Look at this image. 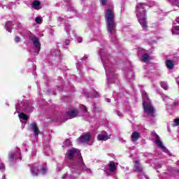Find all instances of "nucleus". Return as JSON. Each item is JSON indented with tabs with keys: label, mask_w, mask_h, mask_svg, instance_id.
<instances>
[{
	"label": "nucleus",
	"mask_w": 179,
	"mask_h": 179,
	"mask_svg": "<svg viewBox=\"0 0 179 179\" xmlns=\"http://www.w3.org/2000/svg\"><path fill=\"white\" fill-rule=\"evenodd\" d=\"M29 108H25V111L27 113H31V111H33V107L31 106H29Z\"/></svg>",
	"instance_id": "27"
},
{
	"label": "nucleus",
	"mask_w": 179,
	"mask_h": 179,
	"mask_svg": "<svg viewBox=\"0 0 179 179\" xmlns=\"http://www.w3.org/2000/svg\"><path fill=\"white\" fill-rule=\"evenodd\" d=\"M151 135H152V136L155 138V142L157 146H159V148H160V149H162L163 152H165V153L170 155V151H169V150H167V148H166V147L163 145V143L162 142V141H160V138H159V136L156 134V132L152 131Z\"/></svg>",
	"instance_id": "5"
},
{
	"label": "nucleus",
	"mask_w": 179,
	"mask_h": 179,
	"mask_svg": "<svg viewBox=\"0 0 179 179\" xmlns=\"http://www.w3.org/2000/svg\"><path fill=\"white\" fill-rule=\"evenodd\" d=\"M40 5H41V3L38 1H34L32 2V8H34V9H36L37 10L40 9Z\"/></svg>",
	"instance_id": "16"
},
{
	"label": "nucleus",
	"mask_w": 179,
	"mask_h": 179,
	"mask_svg": "<svg viewBox=\"0 0 179 179\" xmlns=\"http://www.w3.org/2000/svg\"><path fill=\"white\" fill-rule=\"evenodd\" d=\"M35 22H36V23H38V24H40L41 23V22H43V19H41V17H37L35 19Z\"/></svg>",
	"instance_id": "23"
},
{
	"label": "nucleus",
	"mask_w": 179,
	"mask_h": 179,
	"mask_svg": "<svg viewBox=\"0 0 179 179\" xmlns=\"http://www.w3.org/2000/svg\"><path fill=\"white\" fill-rule=\"evenodd\" d=\"M150 59H152V57H150V56H149L148 55V53L143 54L141 56V61L143 62H145V64H148V62H149V61H150Z\"/></svg>",
	"instance_id": "14"
},
{
	"label": "nucleus",
	"mask_w": 179,
	"mask_h": 179,
	"mask_svg": "<svg viewBox=\"0 0 179 179\" xmlns=\"http://www.w3.org/2000/svg\"><path fill=\"white\" fill-rule=\"evenodd\" d=\"M176 22L179 23L178 20H176ZM171 31H172V34H179V26L173 27Z\"/></svg>",
	"instance_id": "18"
},
{
	"label": "nucleus",
	"mask_w": 179,
	"mask_h": 179,
	"mask_svg": "<svg viewBox=\"0 0 179 179\" xmlns=\"http://www.w3.org/2000/svg\"><path fill=\"white\" fill-rule=\"evenodd\" d=\"M81 108H82L83 113H87V108H86V106H82Z\"/></svg>",
	"instance_id": "31"
},
{
	"label": "nucleus",
	"mask_w": 179,
	"mask_h": 179,
	"mask_svg": "<svg viewBox=\"0 0 179 179\" xmlns=\"http://www.w3.org/2000/svg\"><path fill=\"white\" fill-rule=\"evenodd\" d=\"M107 101H108V103H110L111 101V100L107 99Z\"/></svg>",
	"instance_id": "46"
},
{
	"label": "nucleus",
	"mask_w": 179,
	"mask_h": 179,
	"mask_svg": "<svg viewBox=\"0 0 179 179\" xmlns=\"http://www.w3.org/2000/svg\"><path fill=\"white\" fill-rule=\"evenodd\" d=\"M162 97L164 99V101H166V99H167V96L164 95V94H162Z\"/></svg>",
	"instance_id": "38"
},
{
	"label": "nucleus",
	"mask_w": 179,
	"mask_h": 179,
	"mask_svg": "<svg viewBox=\"0 0 179 179\" xmlns=\"http://www.w3.org/2000/svg\"><path fill=\"white\" fill-rule=\"evenodd\" d=\"M111 75H113V73L110 72V73H109V76H111Z\"/></svg>",
	"instance_id": "49"
},
{
	"label": "nucleus",
	"mask_w": 179,
	"mask_h": 179,
	"mask_svg": "<svg viewBox=\"0 0 179 179\" xmlns=\"http://www.w3.org/2000/svg\"><path fill=\"white\" fill-rule=\"evenodd\" d=\"M135 172L138 173L144 178L149 179V177L143 172V167H142V164L138 161L135 162Z\"/></svg>",
	"instance_id": "7"
},
{
	"label": "nucleus",
	"mask_w": 179,
	"mask_h": 179,
	"mask_svg": "<svg viewBox=\"0 0 179 179\" xmlns=\"http://www.w3.org/2000/svg\"><path fill=\"white\" fill-rule=\"evenodd\" d=\"M64 146H71V145H72V142H71V140L66 139V140L64 142Z\"/></svg>",
	"instance_id": "22"
},
{
	"label": "nucleus",
	"mask_w": 179,
	"mask_h": 179,
	"mask_svg": "<svg viewBox=\"0 0 179 179\" xmlns=\"http://www.w3.org/2000/svg\"><path fill=\"white\" fill-rule=\"evenodd\" d=\"M6 30L7 31H8L9 33H12V27H6Z\"/></svg>",
	"instance_id": "37"
},
{
	"label": "nucleus",
	"mask_w": 179,
	"mask_h": 179,
	"mask_svg": "<svg viewBox=\"0 0 179 179\" xmlns=\"http://www.w3.org/2000/svg\"><path fill=\"white\" fill-rule=\"evenodd\" d=\"M131 141L132 142H135V131H134L131 134Z\"/></svg>",
	"instance_id": "32"
},
{
	"label": "nucleus",
	"mask_w": 179,
	"mask_h": 179,
	"mask_svg": "<svg viewBox=\"0 0 179 179\" xmlns=\"http://www.w3.org/2000/svg\"><path fill=\"white\" fill-rule=\"evenodd\" d=\"M19 117L21 118L22 120H24V122H27V115L26 114H24V113H21L19 115Z\"/></svg>",
	"instance_id": "19"
},
{
	"label": "nucleus",
	"mask_w": 179,
	"mask_h": 179,
	"mask_svg": "<svg viewBox=\"0 0 179 179\" xmlns=\"http://www.w3.org/2000/svg\"><path fill=\"white\" fill-rule=\"evenodd\" d=\"M117 115H119V117H122V114L120 112H117Z\"/></svg>",
	"instance_id": "45"
},
{
	"label": "nucleus",
	"mask_w": 179,
	"mask_h": 179,
	"mask_svg": "<svg viewBox=\"0 0 179 179\" xmlns=\"http://www.w3.org/2000/svg\"><path fill=\"white\" fill-rule=\"evenodd\" d=\"M141 138V134L138 132H135V141H138Z\"/></svg>",
	"instance_id": "26"
},
{
	"label": "nucleus",
	"mask_w": 179,
	"mask_h": 179,
	"mask_svg": "<svg viewBox=\"0 0 179 179\" xmlns=\"http://www.w3.org/2000/svg\"><path fill=\"white\" fill-rule=\"evenodd\" d=\"M70 27H71V25L69 24H66V27H65V30L66 31V33H68V34H69V32H70Z\"/></svg>",
	"instance_id": "25"
},
{
	"label": "nucleus",
	"mask_w": 179,
	"mask_h": 179,
	"mask_svg": "<svg viewBox=\"0 0 179 179\" xmlns=\"http://www.w3.org/2000/svg\"><path fill=\"white\" fill-rule=\"evenodd\" d=\"M160 85L161 87H162V89H164V90H167V89H169V85H167V83L162 82Z\"/></svg>",
	"instance_id": "20"
},
{
	"label": "nucleus",
	"mask_w": 179,
	"mask_h": 179,
	"mask_svg": "<svg viewBox=\"0 0 179 179\" xmlns=\"http://www.w3.org/2000/svg\"><path fill=\"white\" fill-rule=\"evenodd\" d=\"M8 157L10 162H13L15 159L16 160L17 159H22V154L20 153V148H16V152L9 153Z\"/></svg>",
	"instance_id": "8"
},
{
	"label": "nucleus",
	"mask_w": 179,
	"mask_h": 179,
	"mask_svg": "<svg viewBox=\"0 0 179 179\" xmlns=\"http://www.w3.org/2000/svg\"><path fill=\"white\" fill-rule=\"evenodd\" d=\"M92 139V135L87 133L78 138V143H86Z\"/></svg>",
	"instance_id": "9"
},
{
	"label": "nucleus",
	"mask_w": 179,
	"mask_h": 179,
	"mask_svg": "<svg viewBox=\"0 0 179 179\" xmlns=\"http://www.w3.org/2000/svg\"><path fill=\"white\" fill-rule=\"evenodd\" d=\"M98 141H108V139H110V136L107 134L106 131H101L99 134H98L97 136Z\"/></svg>",
	"instance_id": "10"
},
{
	"label": "nucleus",
	"mask_w": 179,
	"mask_h": 179,
	"mask_svg": "<svg viewBox=\"0 0 179 179\" xmlns=\"http://www.w3.org/2000/svg\"><path fill=\"white\" fill-rule=\"evenodd\" d=\"M45 150H47V149L45 148V149H44V152H45Z\"/></svg>",
	"instance_id": "51"
},
{
	"label": "nucleus",
	"mask_w": 179,
	"mask_h": 179,
	"mask_svg": "<svg viewBox=\"0 0 179 179\" xmlns=\"http://www.w3.org/2000/svg\"><path fill=\"white\" fill-rule=\"evenodd\" d=\"M172 5H175L176 6H178L179 8V0H168Z\"/></svg>",
	"instance_id": "21"
},
{
	"label": "nucleus",
	"mask_w": 179,
	"mask_h": 179,
	"mask_svg": "<svg viewBox=\"0 0 179 179\" xmlns=\"http://www.w3.org/2000/svg\"><path fill=\"white\" fill-rule=\"evenodd\" d=\"M101 3L104 6L107 3V0H101Z\"/></svg>",
	"instance_id": "33"
},
{
	"label": "nucleus",
	"mask_w": 179,
	"mask_h": 179,
	"mask_svg": "<svg viewBox=\"0 0 179 179\" xmlns=\"http://www.w3.org/2000/svg\"><path fill=\"white\" fill-rule=\"evenodd\" d=\"M42 174H45L47 173V168L43 167L41 169Z\"/></svg>",
	"instance_id": "28"
},
{
	"label": "nucleus",
	"mask_w": 179,
	"mask_h": 179,
	"mask_svg": "<svg viewBox=\"0 0 179 179\" xmlns=\"http://www.w3.org/2000/svg\"><path fill=\"white\" fill-rule=\"evenodd\" d=\"M58 22H59L60 23H65V20H64V18H62V17H59Z\"/></svg>",
	"instance_id": "29"
},
{
	"label": "nucleus",
	"mask_w": 179,
	"mask_h": 179,
	"mask_svg": "<svg viewBox=\"0 0 179 179\" xmlns=\"http://www.w3.org/2000/svg\"><path fill=\"white\" fill-rule=\"evenodd\" d=\"M86 59H87V56H84V57L83 58V60L86 61Z\"/></svg>",
	"instance_id": "44"
},
{
	"label": "nucleus",
	"mask_w": 179,
	"mask_h": 179,
	"mask_svg": "<svg viewBox=\"0 0 179 179\" xmlns=\"http://www.w3.org/2000/svg\"><path fill=\"white\" fill-rule=\"evenodd\" d=\"M105 20L108 33H110L111 36H113V37H115L117 24H115V17H114V8H111L106 10Z\"/></svg>",
	"instance_id": "2"
},
{
	"label": "nucleus",
	"mask_w": 179,
	"mask_h": 179,
	"mask_svg": "<svg viewBox=\"0 0 179 179\" xmlns=\"http://www.w3.org/2000/svg\"><path fill=\"white\" fill-rule=\"evenodd\" d=\"M0 170H5V164H0Z\"/></svg>",
	"instance_id": "35"
},
{
	"label": "nucleus",
	"mask_w": 179,
	"mask_h": 179,
	"mask_svg": "<svg viewBox=\"0 0 179 179\" xmlns=\"http://www.w3.org/2000/svg\"><path fill=\"white\" fill-rule=\"evenodd\" d=\"M82 1H85V0H82Z\"/></svg>",
	"instance_id": "54"
},
{
	"label": "nucleus",
	"mask_w": 179,
	"mask_h": 179,
	"mask_svg": "<svg viewBox=\"0 0 179 179\" xmlns=\"http://www.w3.org/2000/svg\"><path fill=\"white\" fill-rule=\"evenodd\" d=\"M31 129H32V131H34V136H38V132L40 131V130L38 129V127H37V124L34 122L31 123Z\"/></svg>",
	"instance_id": "13"
},
{
	"label": "nucleus",
	"mask_w": 179,
	"mask_h": 179,
	"mask_svg": "<svg viewBox=\"0 0 179 179\" xmlns=\"http://www.w3.org/2000/svg\"><path fill=\"white\" fill-rule=\"evenodd\" d=\"M178 82H179V77H178Z\"/></svg>",
	"instance_id": "53"
},
{
	"label": "nucleus",
	"mask_w": 179,
	"mask_h": 179,
	"mask_svg": "<svg viewBox=\"0 0 179 179\" xmlns=\"http://www.w3.org/2000/svg\"><path fill=\"white\" fill-rule=\"evenodd\" d=\"M104 69H105V71H106V76L108 75V69H107L106 66H104Z\"/></svg>",
	"instance_id": "40"
},
{
	"label": "nucleus",
	"mask_w": 179,
	"mask_h": 179,
	"mask_svg": "<svg viewBox=\"0 0 179 179\" xmlns=\"http://www.w3.org/2000/svg\"><path fill=\"white\" fill-rule=\"evenodd\" d=\"M46 156H50V153H45Z\"/></svg>",
	"instance_id": "47"
},
{
	"label": "nucleus",
	"mask_w": 179,
	"mask_h": 179,
	"mask_svg": "<svg viewBox=\"0 0 179 179\" xmlns=\"http://www.w3.org/2000/svg\"><path fill=\"white\" fill-rule=\"evenodd\" d=\"M173 104H174V106H177V103H176V102Z\"/></svg>",
	"instance_id": "50"
},
{
	"label": "nucleus",
	"mask_w": 179,
	"mask_h": 179,
	"mask_svg": "<svg viewBox=\"0 0 179 179\" xmlns=\"http://www.w3.org/2000/svg\"><path fill=\"white\" fill-rule=\"evenodd\" d=\"M66 179L68 178V175L65 174L64 176H62V179Z\"/></svg>",
	"instance_id": "42"
},
{
	"label": "nucleus",
	"mask_w": 179,
	"mask_h": 179,
	"mask_svg": "<svg viewBox=\"0 0 179 179\" xmlns=\"http://www.w3.org/2000/svg\"><path fill=\"white\" fill-rule=\"evenodd\" d=\"M31 173L34 176H38V165L37 164L32 165V167L31 168Z\"/></svg>",
	"instance_id": "12"
},
{
	"label": "nucleus",
	"mask_w": 179,
	"mask_h": 179,
	"mask_svg": "<svg viewBox=\"0 0 179 179\" xmlns=\"http://www.w3.org/2000/svg\"><path fill=\"white\" fill-rule=\"evenodd\" d=\"M76 40H77L78 43H82V41H83V38H82V37H80V36H78L76 38Z\"/></svg>",
	"instance_id": "30"
},
{
	"label": "nucleus",
	"mask_w": 179,
	"mask_h": 179,
	"mask_svg": "<svg viewBox=\"0 0 179 179\" xmlns=\"http://www.w3.org/2000/svg\"><path fill=\"white\" fill-rule=\"evenodd\" d=\"M69 10H73V8H69Z\"/></svg>",
	"instance_id": "48"
},
{
	"label": "nucleus",
	"mask_w": 179,
	"mask_h": 179,
	"mask_svg": "<svg viewBox=\"0 0 179 179\" xmlns=\"http://www.w3.org/2000/svg\"><path fill=\"white\" fill-rule=\"evenodd\" d=\"M64 44L65 45H68L69 44V40H66Z\"/></svg>",
	"instance_id": "41"
},
{
	"label": "nucleus",
	"mask_w": 179,
	"mask_h": 179,
	"mask_svg": "<svg viewBox=\"0 0 179 179\" xmlns=\"http://www.w3.org/2000/svg\"><path fill=\"white\" fill-rule=\"evenodd\" d=\"M67 157L71 160L70 167L73 169V173H78V174H80V171L81 173L86 171L90 174L92 173V170L85 165L83 158L82 157L79 150L72 148L68 152Z\"/></svg>",
	"instance_id": "1"
},
{
	"label": "nucleus",
	"mask_w": 179,
	"mask_h": 179,
	"mask_svg": "<svg viewBox=\"0 0 179 179\" xmlns=\"http://www.w3.org/2000/svg\"><path fill=\"white\" fill-rule=\"evenodd\" d=\"M79 115V110L78 109L70 110L67 112V117L70 118H76Z\"/></svg>",
	"instance_id": "11"
},
{
	"label": "nucleus",
	"mask_w": 179,
	"mask_h": 179,
	"mask_svg": "<svg viewBox=\"0 0 179 179\" xmlns=\"http://www.w3.org/2000/svg\"><path fill=\"white\" fill-rule=\"evenodd\" d=\"M13 26V22L12 21H8L6 24L5 27H12Z\"/></svg>",
	"instance_id": "24"
},
{
	"label": "nucleus",
	"mask_w": 179,
	"mask_h": 179,
	"mask_svg": "<svg viewBox=\"0 0 179 179\" xmlns=\"http://www.w3.org/2000/svg\"><path fill=\"white\" fill-rule=\"evenodd\" d=\"M136 17L143 30H148V20H146V4L140 3L136 6Z\"/></svg>",
	"instance_id": "3"
},
{
	"label": "nucleus",
	"mask_w": 179,
	"mask_h": 179,
	"mask_svg": "<svg viewBox=\"0 0 179 179\" xmlns=\"http://www.w3.org/2000/svg\"><path fill=\"white\" fill-rule=\"evenodd\" d=\"M160 167H162V166H161V165H159V169H160Z\"/></svg>",
	"instance_id": "52"
},
{
	"label": "nucleus",
	"mask_w": 179,
	"mask_h": 179,
	"mask_svg": "<svg viewBox=\"0 0 179 179\" xmlns=\"http://www.w3.org/2000/svg\"><path fill=\"white\" fill-rule=\"evenodd\" d=\"M138 52H143V49L138 48Z\"/></svg>",
	"instance_id": "43"
},
{
	"label": "nucleus",
	"mask_w": 179,
	"mask_h": 179,
	"mask_svg": "<svg viewBox=\"0 0 179 179\" xmlns=\"http://www.w3.org/2000/svg\"><path fill=\"white\" fill-rule=\"evenodd\" d=\"M108 170L110 173H114V171L117 170V167L115 166V163H114V162H110Z\"/></svg>",
	"instance_id": "15"
},
{
	"label": "nucleus",
	"mask_w": 179,
	"mask_h": 179,
	"mask_svg": "<svg viewBox=\"0 0 179 179\" xmlns=\"http://www.w3.org/2000/svg\"><path fill=\"white\" fill-rule=\"evenodd\" d=\"M141 96L143 98L144 113L151 117H155V111H156V110L155 109V107H153V105H152V101L149 99L148 93H146L145 90H141Z\"/></svg>",
	"instance_id": "4"
},
{
	"label": "nucleus",
	"mask_w": 179,
	"mask_h": 179,
	"mask_svg": "<svg viewBox=\"0 0 179 179\" xmlns=\"http://www.w3.org/2000/svg\"><path fill=\"white\" fill-rule=\"evenodd\" d=\"M175 124H176V125H179V119L175 120Z\"/></svg>",
	"instance_id": "39"
},
{
	"label": "nucleus",
	"mask_w": 179,
	"mask_h": 179,
	"mask_svg": "<svg viewBox=\"0 0 179 179\" xmlns=\"http://www.w3.org/2000/svg\"><path fill=\"white\" fill-rule=\"evenodd\" d=\"M31 40L34 44V52L37 55L40 52V50H41V43H40V40L34 36H31Z\"/></svg>",
	"instance_id": "6"
},
{
	"label": "nucleus",
	"mask_w": 179,
	"mask_h": 179,
	"mask_svg": "<svg viewBox=\"0 0 179 179\" xmlns=\"http://www.w3.org/2000/svg\"><path fill=\"white\" fill-rule=\"evenodd\" d=\"M93 96H94V97H99V93L97 92H96L95 90H94Z\"/></svg>",
	"instance_id": "34"
},
{
	"label": "nucleus",
	"mask_w": 179,
	"mask_h": 179,
	"mask_svg": "<svg viewBox=\"0 0 179 179\" xmlns=\"http://www.w3.org/2000/svg\"><path fill=\"white\" fill-rule=\"evenodd\" d=\"M15 43H19L20 41V38L19 36H16L15 38Z\"/></svg>",
	"instance_id": "36"
},
{
	"label": "nucleus",
	"mask_w": 179,
	"mask_h": 179,
	"mask_svg": "<svg viewBox=\"0 0 179 179\" xmlns=\"http://www.w3.org/2000/svg\"><path fill=\"white\" fill-rule=\"evenodd\" d=\"M166 68H168V69H173V68H174V63L173 62V61L169 59L166 60Z\"/></svg>",
	"instance_id": "17"
}]
</instances>
